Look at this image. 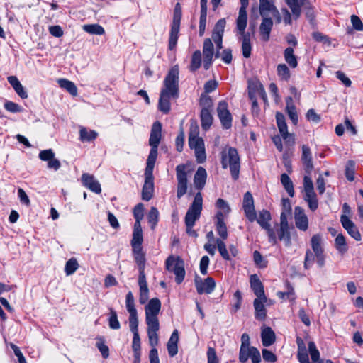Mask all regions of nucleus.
Returning a JSON list of instances; mask_svg holds the SVG:
<instances>
[{
    "label": "nucleus",
    "mask_w": 363,
    "mask_h": 363,
    "mask_svg": "<svg viewBox=\"0 0 363 363\" xmlns=\"http://www.w3.org/2000/svg\"><path fill=\"white\" fill-rule=\"evenodd\" d=\"M179 66H173L164 80V87L160 95L158 107L164 113L170 111V99L179 96Z\"/></svg>",
    "instance_id": "1"
},
{
    "label": "nucleus",
    "mask_w": 363,
    "mask_h": 363,
    "mask_svg": "<svg viewBox=\"0 0 363 363\" xmlns=\"http://www.w3.org/2000/svg\"><path fill=\"white\" fill-rule=\"evenodd\" d=\"M301 162L303 163L305 172L308 175L303 177V199L308 203L309 208L314 211L318 207V201L316 194L314 191L313 183L309 174L313 169V164L312 162V156L310 148L303 145L302 146Z\"/></svg>",
    "instance_id": "2"
},
{
    "label": "nucleus",
    "mask_w": 363,
    "mask_h": 363,
    "mask_svg": "<svg viewBox=\"0 0 363 363\" xmlns=\"http://www.w3.org/2000/svg\"><path fill=\"white\" fill-rule=\"evenodd\" d=\"M241 6L239 9L238 17L236 20V28L238 33L242 35V51L245 58H248L251 55L250 35L245 33V28L247 22V8L248 0H240Z\"/></svg>",
    "instance_id": "3"
},
{
    "label": "nucleus",
    "mask_w": 363,
    "mask_h": 363,
    "mask_svg": "<svg viewBox=\"0 0 363 363\" xmlns=\"http://www.w3.org/2000/svg\"><path fill=\"white\" fill-rule=\"evenodd\" d=\"M220 162L223 169H230L233 179L237 180L240 169V157L237 150L229 146L225 147L220 152Z\"/></svg>",
    "instance_id": "4"
},
{
    "label": "nucleus",
    "mask_w": 363,
    "mask_h": 363,
    "mask_svg": "<svg viewBox=\"0 0 363 363\" xmlns=\"http://www.w3.org/2000/svg\"><path fill=\"white\" fill-rule=\"evenodd\" d=\"M189 145L194 150L197 162L203 163L206 160L204 141L202 138L198 136L196 128L194 130H191L189 133Z\"/></svg>",
    "instance_id": "5"
},
{
    "label": "nucleus",
    "mask_w": 363,
    "mask_h": 363,
    "mask_svg": "<svg viewBox=\"0 0 363 363\" xmlns=\"http://www.w3.org/2000/svg\"><path fill=\"white\" fill-rule=\"evenodd\" d=\"M286 4L290 8L291 13L286 9H281V11L283 16V21L286 25H291L292 18L298 19L301 13V7L305 4L307 0H284Z\"/></svg>",
    "instance_id": "6"
},
{
    "label": "nucleus",
    "mask_w": 363,
    "mask_h": 363,
    "mask_svg": "<svg viewBox=\"0 0 363 363\" xmlns=\"http://www.w3.org/2000/svg\"><path fill=\"white\" fill-rule=\"evenodd\" d=\"M166 269L173 272L175 275V281L179 284L185 277L184 262L180 257L169 256L165 262Z\"/></svg>",
    "instance_id": "7"
},
{
    "label": "nucleus",
    "mask_w": 363,
    "mask_h": 363,
    "mask_svg": "<svg viewBox=\"0 0 363 363\" xmlns=\"http://www.w3.org/2000/svg\"><path fill=\"white\" fill-rule=\"evenodd\" d=\"M147 333L149 339V343L152 347L149 354L150 363H160L157 350L156 346L159 342V337L157 332L160 330V324L147 325Z\"/></svg>",
    "instance_id": "8"
},
{
    "label": "nucleus",
    "mask_w": 363,
    "mask_h": 363,
    "mask_svg": "<svg viewBox=\"0 0 363 363\" xmlns=\"http://www.w3.org/2000/svg\"><path fill=\"white\" fill-rule=\"evenodd\" d=\"M203 199L201 194L198 192L194 197V201L188 209L185 216V224L194 225L195 222L200 218L202 211Z\"/></svg>",
    "instance_id": "9"
},
{
    "label": "nucleus",
    "mask_w": 363,
    "mask_h": 363,
    "mask_svg": "<svg viewBox=\"0 0 363 363\" xmlns=\"http://www.w3.org/2000/svg\"><path fill=\"white\" fill-rule=\"evenodd\" d=\"M161 309V302L159 298L150 299L145 306V323L147 325L160 324L158 314Z\"/></svg>",
    "instance_id": "10"
},
{
    "label": "nucleus",
    "mask_w": 363,
    "mask_h": 363,
    "mask_svg": "<svg viewBox=\"0 0 363 363\" xmlns=\"http://www.w3.org/2000/svg\"><path fill=\"white\" fill-rule=\"evenodd\" d=\"M180 21H181V11L179 9V4H177L174 10V18L171 26V30L169 33V49L172 50L175 48L177 40H178V34L179 31L180 27Z\"/></svg>",
    "instance_id": "11"
},
{
    "label": "nucleus",
    "mask_w": 363,
    "mask_h": 363,
    "mask_svg": "<svg viewBox=\"0 0 363 363\" xmlns=\"http://www.w3.org/2000/svg\"><path fill=\"white\" fill-rule=\"evenodd\" d=\"M276 121L279 133L282 139L285 141L286 144L290 146L294 145L295 143V137L294 134L289 133L284 114L277 112L276 113Z\"/></svg>",
    "instance_id": "12"
},
{
    "label": "nucleus",
    "mask_w": 363,
    "mask_h": 363,
    "mask_svg": "<svg viewBox=\"0 0 363 363\" xmlns=\"http://www.w3.org/2000/svg\"><path fill=\"white\" fill-rule=\"evenodd\" d=\"M271 220V215L268 211L262 210L259 212L258 218L255 220L260 225V226L267 230L269 236V242L276 244L277 236L274 230L271 228L269 221Z\"/></svg>",
    "instance_id": "13"
},
{
    "label": "nucleus",
    "mask_w": 363,
    "mask_h": 363,
    "mask_svg": "<svg viewBox=\"0 0 363 363\" xmlns=\"http://www.w3.org/2000/svg\"><path fill=\"white\" fill-rule=\"evenodd\" d=\"M194 281L196 291L199 294H209L213 291L216 287V282L212 277L202 279L201 277L196 276Z\"/></svg>",
    "instance_id": "14"
},
{
    "label": "nucleus",
    "mask_w": 363,
    "mask_h": 363,
    "mask_svg": "<svg viewBox=\"0 0 363 363\" xmlns=\"http://www.w3.org/2000/svg\"><path fill=\"white\" fill-rule=\"evenodd\" d=\"M217 113L223 127L229 129L232 125V116L226 101H221L218 103Z\"/></svg>",
    "instance_id": "15"
},
{
    "label": "nucleus",
    "mask_w": 363,
    "mask_h": 363,
    "mask_svg": "<svg viewBox=\"0 0 363 363\" xmlns=\"http://www.w3.org/2000/svg\"><path fill=\"white\" fill-rule=\"evenodd\" d=\"M185 169L186 167L184 164H179L176 168L177 179L178 181L177 196L178 198H181L184 196L187 191L188 181Z\"/></svg>",
    "instance_id": "16"
},
{
    "label": "nucleus",
    "mask_w": 363,
    "mask_h": 363,
    "mask_svg": "<svg viewBox=\"0 0 363 363\" xmlns=\"http://www.w3.org/2000/svg\"><path fill=\"white\" fill-rule=\"evenodd\" d=\"M248 359H251L252 363H259L261 362L259 351L255 347L240 349V362L245 363Z\"/></svg>",
    "instance_id": "17"
},
{
    "label": "nucleus",
    "mask_w": 363,
    "mask_h": 363,
    "mask_svg": "<svg viewBox=\"0 0 363 363\" xmlns=\"http://www.w3.org/2000/svg\"><path fill=\"white\" fill-rule=\"evenodd\" d=\"M242 207L247 218L253 222L257 218V213L254 206V199L250 192H246L243 197Z\"/></svg>",
    "instance_id": "18"
},
{
    "label": "nucleus",
    "mask_w": 363,
    "mask_h": 363,
    "mask_svg": "<svg viewBox=\"0 0 363 363\" xmlns=\"http://www.w3.org/2000/svg\"><path fill=\"white\" fill-rule=\"evenodd\" d=\"M225 25L226 21L225 18L218 20L215 25L212 33V39L216 45L217 50L218 51L223 48V36Z\"/></svg>",
    "instance_id": "19"
},
{
    "label": "nucleus",
    "mask_w": 363,
    "mask_h": 363,
    "mask_svg": "<svg viewBox=\"0 0 363 363\" xmlns=\"http://www.w3.org/2000/svg\"><path fill=\"white\" fill-rule=\"evenodd\" d=\"M125 306L129 313V325L138 324V312L135 306V298L131 291L126 294Z\"/></svg>",
    "instance_id": "20"
},
{
    "label": "nucleus",
    "mask_w": 363,
    "mask_h": 363,
    "mask_svg": "<svg viewBox=\"0 0 363 363\" xmlns=\"http://www.w3.org/2000/svg\"><path fill=\"white\" fill-rule=\"evenodd\" d=\"M294 220L296 227L302 231H306L308 228V218L305 213V211L300 206L294 208Z\"/></svg>",
    "instance_id": "21"
},
{
    "label": "nucleus",
    "mask_w": 363,
    "mask_h": 363,
    "mask_svg": "<svg viewBox=\"0 0 363 363\" xmlns=\"http://www.w3.org/2000/svg\"><path fill=\"white\" fill-rule=\"evenodd\" d=\"M39 158L43 161L48 162V167L49 169L57 171L61 167L60 162L55 157V153L51 149L40 151Z\"/></svg>",
    "instance_id": "22"
},
{
    "label": "nucleus",
    "mask_w": 363,
    "mask_h": 363,
    "mask_svg": "<svg viewBox=\"0 0 363 363\" xmlns=\"http://www.w3.org/2000/svg\"><path fill=\"white\" fill-rule=\"evenodd\" d=\"M203 67L205 69H208L211 65L214 55L213 44L210 38L204 40L203 46Z\"/></svg>",
    "instance_id": "23"
},
{
    "label": "nucleus",
    "mask_w": 363,
    "mask_h": 363,
    "mask_svg": "<svg viewBox=\"0 0 363 363\" xmlns=\"http://www.w3.org/2000/svg\"><path fill=\"white\" fill-rule=\"evenodd\" d=\"M340 221L343 228L352 238L357 241L361 240V235L358 228L347 215H342Z\"/></svg>",
    "instance_id": "24"
},
{
    "label": "nucleus",
    "mask_w": 363,
    "mask_h": 363,
    "mask_svg": "<svg viewBox=\"0 0 363 363\" xmlns=\"http://www.w3.org/2000/svg\"><path fill=\"white\" fill-rule=\"evenodd\" d=\"M248 95L250 99L260 96L264 101L267 100V94L264 86L259 81H252L249 82Z\"/></svg>",
    "instance_id": "25"
},
{
    "label": "nucleus",
    "mask_w": 363,
    "mask_h": 363,
    "mask_svg": "<svg viewBox=\"0 0 363 363\" xmlns=\"http://www.w3.org/2000/svg\"><path fill=\"white\" fill-rule=\"evenodd\" d=\"M162 138V125L160 122L156 121L153 123L150 136L149 139V144L151 148L157 149Z\"/></svg>",
    "instance_id": "26"
},
{
    "label": "nucleus",
    "mask_w": 363,
    "mask_h": 363,
    "mask_svg": "<svg viewBox=\"0 0 363 363\" xmlns=\"http://www.w3.org/2000/svg\"><path fill=\"white\" fill-rule=\"evenodd\" d=\"M154 177L153 175L145 174V182L142 189V199L150 201L154 193Z\"/></svg>",
    "instance_id": "27"
},
{
    "label": "nucleus",
    "mask_w": 363,
    "mask_h": 363,
    "mask_svg": "<svg viewBox=\"0 0 363 363\" xmlns=\"http://www.w3.org/2000/svg\"><path fill=\"white\" fill-rule=\"evenodd\" d=\"M267 297L256 298L254 300L253 306L255 308V317L259 320H264L267 316V311L264 307V303L267 302Z\"/></svg>",
    "instance_id": "28"
},
{
    "label": "nucleus",
    "mask_w": 363,
    "mask_h": 363,
    "mask_svg": "<svg viewBox=\"0 0 363 363\" xmlns=\"http://www.w3.org/2000/svg\"><path fill=\"white\" fill-rule=\"evenodd\" d=\"M83 185L96 194H100L101 188L99 182L95 179L93 175L84 173L82 176Z\"/></svg>",
    "instance_id": "29"
},
{
    "label": "nucleus",
    "mask_w": 363,
    "mask_h": 363,
    "mask_svg": "<svg viewBox=\"0 0 363 363\" xmlns=\"http://www.w3.org/2000/svg\"><path fill=\"white\" fill-rule=\"evenodd\" d=\"M273 26L272 18L264 16L259 26V33L262 40L267 42L269 40V35Z\"/></svg>",
    "instance_id": "30"
},
{
    "label": "nucleus",
    "mask_w": 363,
    "mask_h": 363,
    "mask_svg": "<svg viewBox=\"0 0 363 363\" xmlns=\"http://www.w3.org/2000/svg\"><path fill=\"white\" fill-rule=\"evenodd\" d=\"M250 283L251 289H252L257 298L262 297V298H264V296H266L264 294V286L257 274H252L250 276Z\"/></svg>",
    "instance_id": "31"
},
{
    "label": "nucleus",
    "mask_w": 363,
    "mask_h": 363,
    "mask_svg": "<svg viewBox=\"0 0 363 363\" xmlns=\"http://www.w3.org/2000/svg\"><path fill=\"white\" fill-rule=\"evenodd\" d=\"M206 178L207 172L206 169L202 167H199L197 169L194 178L195 187L199 190H201L206 184Z\"/></svg>",
    "instance_id": "32"
},
{
    "label": "nucleus",
    "mask_w": 363,
    "mask_h": 363,
    "mask_svg": "<svg viewBox=\"0 0 363 363\" xmlns=\"http://www.w3.org/2000/svg\"><path fill=\"white\" fill-rule=\"evenodd\" d=\"M179 333L177 330H174L167 342V347L169 355L171 357H174L178 352Z\"/></svg>",
    "instance_id": "33"
},
{
    "label": "nucleus",
    "mask_w": 363,
    "mask_h": 363,
    "mask_svg": "<svg viewBox=\"0 0 363 363\" xmlns=\"http://www.w3.org/2000/svg\"><path fill=\"white\" fill-rule=\"evenodd\" d=\"M8 82L9 84L12 86L16 94L21 98V99H27L28 98V94L26 91L25 90L23 85L21 84L20 81L18 79V78L15 76H10L7 78Z\"/></svg>",
    "instance_id": "34"
},
{
    "label": "nucleus",
    "mask_w": 363,
    "mask_h": 363,
    "mask_svg": "<svg viewBox=\"0 0 363 363\" xmlns=\"http://www.w3.org/2000/svg\"><path fill=\"white\" fill-rule=\"evenodd\" d=\"M286 111L294 125H296L298 121V117L296 112V106L294 104L293 99L291 96H288L286 99Z\"/></svg>",
    "instance_id": "35"
},
{
    "label": "nucleus",
    "mask_w": 363,
    "mask_h": 363,
    "mask_svg": "<svg viewBox=\"0 0 363 363\" xmlns=\"http://www.w3.org/2000/svg\"><path fill=\"white\" fill-rule=\"evenodd\" d=\"M262 342L264 347L272 345L275 341V333L269 327L264 328L261 333Z\"/></svg>",
    "instance_id": "36"
},
{
    "label": "nucleus",
    "mask_w": 363,
    "mask_h": 363,
    "mask_svg": "<svg viewBox=\"0 0 363 363\" xmlns=\"http://www.w3.org/2000/svg\"><path fill=\"white\" fill-rule=\"evenodd\" d=\"M296 343L298 345L297 357L300 363H309L308 353L303 340L297 337Z\"/></svg>",
    "instance_id": "37"
},
{
    "label": "nucleus",
    "mask_w": 363,
    "mask_h": 363,
    "mask_svg": "<svg viewBox=\"0 0 363 363\" xmlns=\"http://www.w3.org/2000/svg\"><path fill=\"white\" fill-rule=\"evenodd\" d=\"M143 240V238L141 225H134L133 238L131 240L132 248H134V247H137L138 248L142 247Z\"/></svg>",
    "instance_id": "38"
},
{
    "label": "nucleus",
    "mask_w": 363,
    "mask_h": 363,
    "mask_svg": "<svg viewBox=\"0 0 363 363\" xmlns=\"http://www.w3.org/2000/svg\"><path fill=\"white\" fill-rule=\"evenodd\" d=\"M157 157V149L151 148L147 160L145 174L153 175V169Z\"/></svg>",
    "instance_id": "39"
},
{
    "label": "nucleus",
    "mask_w": 363,
    "mask_h": 363,
    "mask_svg": "<svg viewBox=\"0 0 363 363\" xmlns=\"http://www.w3.org/2000/svg\"><path fill=\"white\" fill-rule=\"evenodd\" d=\"M130 331L133 334L132 349L133 352H140V338L138 333V324L129 325Z\"/></svg>",
    "instance_id": "40"
},
{
    "label": "nucleus",
    "mask_w": 363,
    "mask_h": 363,
    "mask_svg": "<svg viewBox=\"0 0 363 363\" xmlns=\"http://www.w3.org/2000/svg\"><path fill=\"white\" fill-rule=\"evenodd\" d=\"M212 110L201 108V127L203 130H208L213 123V116L211 115Z\"/></svg>",
    "instance_id": "41"
},
{
    "label": "nucleus",
    "mask_w": 363,
    "mask_h": 363,
    "mask_svg": "<svg viewBox=\"0 0 363 363\" xmlns=\"http://www.w3.org/2000/svg\"><path fill=\"white\" fill-rule=\"evenodd\" d=\"M133 252L134 255L135 261L138 267V269H145V252L143 251V247H135L133 248Z\"/></svg>",
    "instance_id": "42"
},
{
    "label": "nucleus",
    "mask_w": 363,
    "mask_h": 363,
    "mask_svg": "<svg viewBox=\"0 0 363 363\" xmlns=\"http://www.w3.org/2000/svg\"><path fill=\"white\" fill-rule=\"evenodd\" d=\"M275 8L274 0H259V13L262 17L267 16Z\"/></svg>",
    "instance_id": "43"
},
{
    "label": "nucleus",
    "mask_w": 363,
    "mask_h": 363,
    "mask_svg": "<svg viewBox=\"0 0 363 363\" xmlns=\"http://www.w3.org/2000/svg\"><path fill=\"white\" fill-rule=\"evenodd\" d=\"M98 133L95 130H88L85 127H80L79 139L82 142H90L96 138Z\"/></svg>",
    "instance_id": "44"
},
{
    "label": "nucleus",
    "mask_w": 363,
    "mask_h": 363,
    "mask_svg": "<svg viewBox=\"0 0 363 363\" xmlns=\"http://www.w3.org/2000/svg\"><path fill=\"white\" fill-rule=\"evenodd\" d=\"M294 52L292 47L286 48L284 52V60L291 68H296L298 65L297 59Z\"/></svg>",
    "instance_id": "45"
},
{
    "label": "nucleus",
    "mask_w": 363,
    "mask_h": 363,
    "mask_svg": "<svg viewBox=\"0 0 363 363\" xmlns=\"http://www.w3.org/2000/svg\"><path fill=\"white\" fill-rule=\"evenodd\" d=\"M57 82L61 88L67 90L72 96H75L77 95V88L72 82L66 79H60Z\"/></svg>",
    "instance_id": "46"
},
{
    "label": "nucleus",
    "mask_w": 363,
    "mask_h": 363,
    "mask_svg": "<svg viewBox=\"0 0 363 363\" xmlns=\"http://www.w3.org/2000/svg\"><path fill=\"white\" fill-rule=\"evenodd\" d=\"M83 30L91 35H101L105 33L104 28L99 24H86L82 26Z\"/></svg>",
    "instance_id": "47"
},
{
    "label": "nucleus",
    "mask_w": 363,
    "mask_h": 363,
    "mask_svg": "<svg viewBox=\"0 0 363 363\" xmlns=\"http://www.w3.org/2000/svg\"><path fill=\"white\" fill-rule=\"evenodd\" d=\"M281 182L288 194L293 197L294 196V184L290 177L285 173L281 175Z\"/></svg>",
    "instance_id": "48"
},
{
    "label": "nucleus",
    "mask_w": 363,
    "mask_h": 363,
    "mask_svg": "<svg viewBox=\"0 0 363 363\" xmlns=\"http://www.w3.org/2000/svg\"><path fill=\"white\" fill-rule=\"evenodd\" d=\"M278 237L280 240L285 242V245L289 246L291 245V236L289 225H280Z\"/></svg>",
    "instance_id": "49"
},
{
    "label": "nucleus",
    "mask_w": 363,
    "mask_h": 363,
    "mask_svg": "<svg viewBox=\"0 0 363 363\" xmlns=\"http://www.w3.org/2000/svg\"><path fill=\"white\" fill-rule=\"evenodd\" d=\"M311 244L314 254L323 252L322 247V236L320 235H314L311 238Z\"/></svg>",
    "instance_id": "50"
},
{
    "label": "nucleus",
    "mask_w": 363,
    "mask_h": 363,
    "mask_svg": "<svg viewBox=\"0 0 363 363\" xmlns=\"http://www.w3.org/2000/svg\"><path fill=\"white\" fill-rule=\"evenodd\" d=\"M335 247L337 250L341 253L344 254L347 251V246L346 244L345 238L342 234H338L335 240Z\"/></svg>",
    "instance_id": "51"
},
{
    "label": "nucleus",
    "mask_w": 363,
    "mask_h": 363,
    "mask_svg": "<svg viewBox=\"0 0 363 363\" xmlns=\"http://www.w3.org/2000/svg\"><path fill=\"white\" fill-rule=\"evenodd\" d=\"M207 18V6H201L199 20V35L202 36L205 32Z\"/></svg>",
    "instance_id": "52"
},
{
    "label": "nucleus",
    "mask_w": 363,
    "mask_h": 363,
    "mask_svg": "<svg viewBox=\"0 0 363 363\" xmlns=\"http://www.w3.org/2000/svg\"><path fill=\"white\" fill-rule=\"evenodd\" d=\"M201 64V53L200 50H196L191 57V65H190V69L191 71H196L197 70Z\"/></svg>",
    "instance_id": "53"
},
{
    "label": "nucleus",
    "mask_w": 363,
    "mask_h": 363,
    "mask_svg": "<svg viewBox=\"0 0 363 363\" xmlns=\"http://www.w3.org/2000/svg\"><path fill=\"white\" fill-rule=\"evenodd\" d=\"M159 218V212L155 207H152L147 215L148 223L151 225V229L154 230Z\"/></svg>",
    "instance_id": "54"
},
{
    "label": "nucleus",
    "mask_w": 363,
    "mask_h": 363,
    "mask_svg": "<svg viewBox=\"0 0 363 363\" xmlns=\"http://www.w3.org/2000/svg\"><path fill=\"white\" fill-rule=\"evenodd\" d=\"M79 267V264L75 258L69 259L65 264V272L69 276L74 274Z\"/></svg>",
    "instance_id": "55"
},
{
    "label": "nucleus",
    "mask_w": 363,
    "mask_h": 363,
    "mask_svg": "<svg viewBox=\"0 0 363 363\" xmlns=\"http://www.w3.org/2000/svg\"><path fill=\"white\" fill-rule=\"evenodd\" d=\"M133 216L135 219L134 225H141L140 222L144 216V206L143 203H138L133 209Z\"/></svg>",
    "instance_id": "56"
},
{
    "label": "nucleus",
    "mask_w": 363,
    "mask_h": 363,
    "mask_svg": "<svg viewBox=\"0 0 363 363\" xmlns=\"http://www.w3.org/2000/svg\"><path fill=\"white\" fill-rule=\"evenodd\" d=\"M108 325L113 330H118L121 328V324L118 321L116 312L111 309L110 316L108 318Z\"/></svg>",
    "instance_id": "57"
},
{
    "label": "nucleus",
    "mask_w": 363,
    "mask_h": 363,
    "mask_svg": "<svg viewBox=\"0 0 363 363\" xmlns=\"http://www.w3.org/2000/svg\"><path fill=\"white\" fill-rule=\"evenodd\" d=\"M277 74L283 80L287 81L290 77V71L285 64H279L277 66Z\"/></svg>",
    "instance_id": "58"
},
{
    "label": "nucleus",
    "mask_w": 363,
    "mask_h": 363,
    "mask_svg": "<svg viewBox=\"0 0 363 363\" xmlns=\"http://www.w3.org/2000/svg\"><path fill=\"white\" fill-rule=\"evenodd\" d=\"M218 250L221 255V257L226 260H230V257L229 255V253L228 252V250L226 248L225 244L223 242V240L220 239H216V240Z\"/></svg>",
    "instance_id": "59"
},
{
    "label": "nucleus",
    "mask_w": 363,
    "mask_h": 363,
    "mask_svg": "<svg viewBox=\"0 0 363 363\" xmlns=\"http://www.w3.org/2000/svg\"><path fill=\"white\" fill-rule=\"evenodd\" d=\"M215 56L216 57H220L222 60L226 64H230L232 61V52L230 49H225L221 53L217 50Z\"/></svg>",
    "instance_id": "60"
},
{
    "label": "nucleus",
    "mask_w": 363,
    "mask_h": 363,
    "mask_svg": "<svg viewBox=\"0 0 363 363\" xmlns=\"http://www.w3.org/2000/svg\"><path fill=\"white\" fill-rule=\"evenodd\" d=\"M345 177L350 182L354 179V163L352 161H349L346 165Z\"/></svg>",
    "instance_id": "61"
},
{
    "label": "nucleus",
    "mask_w": 363,
    "mask_h": 363,
    "mask_svg": "<svg viewBox=\"0 0 363 363\" xmlns=\"http://www.w3.org/2000/svg\"><path fill=\"white\" fill-rule=\"evenodd\" d=\"M96 347L101 352L102 357L106 359L109 356V349L107 345H105L104 341L102 338H99L96 342Z\"/></svg>",
    "instance_id": "62"
},
{
    "label": "nucleus",
    "mask_w": 363,
    "mask_h": 363,
    "mask_svg": "<svg viewBox=\"0 0 363 363\" xmlns=\"http://www.w3.org/2000/svg\"><path fill=\"white\" fill-rule=\"evenodd\" d=\"M254 262L257 266L260 268H265L267 267V262L263 258L262 255L258 252L255 251L253 253Z\"/></svg>",
    "instance_id": "63"
},
{
    "label": "nucleus",
    "mask_w": 363,
    "mask_h": 363,
    "mask_svg": "<svg viewBox=\"0 0 363 363\" xmlns=\"http://www.w3.org/2000/svg\"><path fill=\"white\" fill-rule=\"evenodd\" d=\"M216 232L223 240L228 238V230L225 223H216Z\"/></svg>",
    "instance_id": "64"
}]
</instances>
